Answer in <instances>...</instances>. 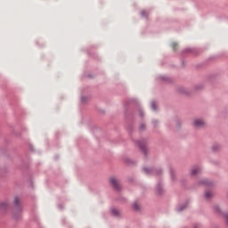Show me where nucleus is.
I'll list each match as a JSON object with an SVG mask.
<instances>
[{"label": "nucleus", "instance_id": "15", "mask_svg": "<svg viewBox=\"0 0 228 228\" xmlns=\"http://www.w3.org/2000/svg\"><path fill=\"white\" fill-rule=\"evenodd\" d=\"M141 13H142V17H145V15H147V12L145 11H142Z\"/></svg>", "mask_w": 228, "mask_h": 228}, {"label": "nucleus", "instance_id": "8", "mask_svg": "<svg viewBox=\"0 0 228 228\" xmlns=\"http://www.w3.org/2000/svg\"><path fill=\"white\" fill-rule=\"evenodd\" d=\"M111 213L114 216H118V209H112Z\"/></svg>", "mask_w": 228, "mask_h": 228}, {"label": "nucleus", "instance_id": "6", "mask_svg": "<svg viewBox=\"0 0 228 228\" xmlns=\"http://www.w3.org/2000/svg\"><path fill=\"white\" fill-rule=\"evenodd\" d=\"M212 197H213V193H211L210 191H208L205 193L206 199H211Z\"/></svg>", "mask_w": 228, "mask_h": 228}, {"label": "nucleus", "instance_id": "3", "mask_svg": "<svg viewBox=\"0 0 228 228\" xmlns=\"http://www.w3.org/2000/svg\"><path fill=\"white\" fill-rule=\"evenodd\" d=\"M8 209V202H1L0 203V213H3V211H6Z\"/></svg>", "mask_w": 228, "mask_h": 228}, {"label": "nucleus", "instance_id": "2", "mask_svg": "<svg viewBox=\"0 0 228 228\" xmlns=\"http://www.w3.org/2000/svg\"><path fill=\"white\" fill-rule=\"evenodd\" d=\"M193 126L195 127H204V126H206V121H204V119H200V118L194 119Z\"/></svg>", "mask_w": 228, "mask_h": 228}, {"label": "nucleus", "instance_id": "5", "mask_svg": "<svg viewBox=\"0 0 228 228\" xmlns=\"http://www.w3.org/2000/svg\"><path fill=\"white\" fill-rule=\"evenodd\" d=\"M200 167H193L191 170V175H197V174H200Z\"/></svg>", "mask_w": 228, "mask_h": 228}, {"label": "nucleus", "instance_id": "4", "mask_svg": "<svg viewBox=\"0 0 228 228\" xmlns=\"http://www.w3.org/2000/svg\"><path fill=\"white\" fill-rule=\"evenodd\" d=\"M139 147L144 154L147 152V144H145V142H139Z\"/></svg>", "mask_w": 228, "mask_h": 228}, {"label": "nucleus", "instance_id": "11", "mask_svg": "<svg viewBox=\"0 0 228 228\" xmlns=\"http://www.w3.org/2000/svg\"><path fill=\"white\" fill-rule=\"evenodd\" d=\"M224 220L226 224H228V214H224Z\"/></svg>", "mask_w": 228, "mask_h": 228}, {"label": "nucleus", "instance_id": "14", "mask_svg": "<svg viewBox=\"0 0 228 228\" xmlns=\"http://www.w3.org/2000/svg\"><path fill=\"white\" fill-rule=\"evenodd\" d=\"M20 200L19 199V198H15V200H14V202H15V204H19V201H20Z\"/></svg>", "mask_w": 228, "mask_h": 228}, {"label": "nucleus", "instance_id": "12", "mask_svg": "<svg viewBox=\"0 0 228 228\" xmlns=\"http://www.w3.org/2000/svg\"><path fill=\"white\" fill-rule=\"evenodd\" d=\"M184 208H186V206H184V207L180 206L177 208V209H178V211H183V209H184Z\"/></svg>", "mask_w": 228, "mask_h": 228}, {"label": "nucleus", "instance_id": "1", "mask_svg": "<svg viewBox=\"0 0 228 228\" xmlns=\"http://www.w3.org/2000/svg\"><path fill=\"white\" fill-rule=\"evenodd\" d=\"M110 183L111 186L115 188V190L120 191V183L118 182V180L112 176L110 178Z\"/></svg>", "mask_w": 228, "mask_h": 228}, {"label": "nucleus", "instance_id": "10", "mask_svg": "<svg viewBox=\"0 0 228 228\" xmlns=\"http://www.w3.org/2000/svg\"><path fill=\"white\" fill-rule=\"evenodd\" d=\"M151 108H152L153 110H156L157 104H156V102H152L151 104Z\"/></svg>", "mask_w": 228, "mask_h": 228}, {"label": "nucleus", "instance_id": "17", "mask_svg": "<svg viewBox=\"0 0 228 228\" xmlns=\"http://www.w3.org/2000/svg\"><path fill=\"white\" fill-rule=\"evenodd\" d=\"M194 228H199V226H194Z\"/></svg>", "mask_w": 228, "mask_h": 228}, {"label": "nucleus", "instance_id": "9", "mask_svg": "<svg viewBox=\"0 0 228 228\" xmlns=\"http://www.w3.org/2000/svg\"><path fill=\"white\" fill-rule=\"evenodd\" d=\"M143 171L145 172V174H151V172H152V170L151 168H148V167H144Z\"/></svg>", "mask_w": 228, "mask_h": 228}, {"label": "nucleus", "instance_id": "7", "mask_svg": "<svg viewBox=\"0 0 228 228\" xmlns=\"http://www.w3.org/2000/svg\"><path fill=\"white\" fill-rule=\"evenodd\" d=\"M133 208L135 209V211H138V209H140V205H138V203H134L133 204Z\"/></svg>", "mask_w": 228, "mask_h": 228}, {"label": "nucleus", "instance_id": "13", "mask_svg": "<svg viewBox=\"0 0 228 228\" xmlns=\"http://www.w3.org/2000/svg\"><path fill=\"white\" fill-rule=\"evenodd\" d=\"M172 47H173V49H175V47H177V43H173Z\"/></svg>", "mask_w": 228, "mask_h": 228}, {"label": "nucleus", "instance_id": "16", "mask_svg": "<svg viewBox=\"0 0 228 228\" xmlns=\"http://www.w3.org/2000/svg\"><path fill=\"white\" fill-rule=\"evenodd\" d=\"M204 184H210V183L208 180L203 181Z\"/></svg>", "mask_w": 228, "mask_h": 228}]
</instances>
